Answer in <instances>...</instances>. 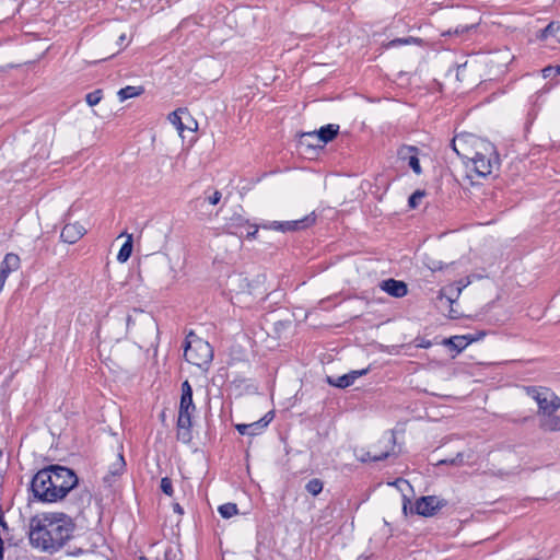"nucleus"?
Instances as JSON below:
<instances>
[{"label": "nucleus", "instance_id": "f257e3e1", "mask_svg": "<svg viewBox=\"0 0 560 560\" xmlns=\"http://www.w3.org/2000/svg\"><path fill=\"white\" fill-rule=\"evenodd\" d=\"M73 530L74 523L65 513L37 514L30 520V544L40 551L55 553L72 538Z\"/></svg>", "mask_w": 560, "mask_h": 560}, {"label": "nucleus", "instance_id": "f03ea898", "mask_svg": "<svg viewBox=\"0 0 560 560\" xmlns=\"http://www.w3.org/2000/svg\"><path fill=\"white\" fill-rule=\"evenodd\" d=\"M465 178L474 184V178H485L490 175L494 167L499 166V158L494 147L489 142L481 143V150L474 156L467 158Z\"/></svg>", "mask_w": 560, "mask_h": 560}, {"label": "nucleus", "instance_id": "7ed1b4c3", "mask_svg": "<svg viewBox=\"0 0 560 560\" xmlns=\"http://www.w3.org/2000/svg\"><path fill=\"white\" fill-rule=\"evenodd\" d=\"M38 479H40V483L49 481L51 491L56 493V501L63 499L78 485L74 471L58 465L39 470Z\"/></svg>", "mask_w": 560, "mask_h": 560}, {"label": "nucleus", "instance_id": "20e7f679", "mask_svg": "<svg viewBox=\"0 0 560 560\" xmlns=\"http://www.w3.org/2000/svg\"><path fill=\"white\" fill-rule=\"evenodd\" d=\"M196 406L192 400V388L188 381L182 384V395L179 401V410L177 418V439L184 443L191 441L192 415Z\"/></svg>", "mask_w": 560, "mask_h": 560}, {"label": "nucleus", "instance_id": "39448f33", "mask_svg": "<svg viewBox=\"0 0 560 560\" xmlns=\"http://www.w3.org/2000/svg\"><path fill=\"white\" fill-rule=\"evenodd\" d=\"M184 358L190 364L205 368L212 361L213 350L208 341L189 331L186 336Z\"/></svg>", "mask_w": 560, "mask_h": 560}, {"label": "nucleus", "instance_id": "423d86ee", "mask_svg": "<svg viewBox=\"0 0 560 560\" xmlns=\"http://www.w3.org/2000/svg\"><path fill=\"white\" fill-rule=\"evenodd\" d=\"M524 389L537 402L538 417L560 409V398L551 389L541 386H527Z\"/></svg>", "mask_w": 560, "mask_h": 560}, {"label": "nucleus", "instance_id": "0eeeda50", "mask_svg": "<svg viewBox=\"0 0 560 560\" xmlns=\"http://www.w3.org/2000/svg\"><path fill=\"white\" fill-rule=\"evenodd\" d=\"M158 330L153 316L141 310H133L127 317V331L136 337L152 335Z\"/></svg>", "mask_w": 560, "mask_h": 560}, {"label": "nucleus", "instance_id": "6e6552de", "mask_svg": "<svg viewBox=\"0 0 560 560\" xmlns=\"http://www.w3.org/2000/svg\"><path fill=\"white\" fill-rule=\"evenodd\" d=\"M315 221H316V215L314 214V212H312L299 220L272 221V222L261 224L260 226L262 229L275 230V231H280L282 233H287V232H295V231H301V230L307 229V228L312 226L315 223Z\"/></svg>", "mask_w": 560, "mask_h": 560}, {"label": "nucleus", "instance_id": "1a4fd4ad", "mask_svg": "<svg viewBox=\"0 0 560 560\" xmlns=\"http://www.w3.org/2000/svg\"><path fill=\"white\" fill-rule=\"evenodd\" d=\"M380 444H384V450H377V445H374L371 450L358 456L361 462H378L387 458L395 446V436L394 434L383 436V439L378 442Z\"/></svg>", "mask_w": 560, "mask_h": 560}, {"label": "nucleus", "instance_id": "9d476101", "mask_svg": "<svg viewBox=\"0 0 560 560\" xmlns=\"http://www.w3.org/2000/svg\"><path fill=\"white\" fill-rule=\"evenodd\" d=\"M446 505V501L435 495L421 497L416 501L415 512L421 516H433Z\"/></svg>", "mask_w": 560, "mask_h": 560}, {"label": "nucleus", "instance_id": "9b49d317", "mask_svg": "<svg viewBox=\"0 0 560 560\" xmlns=\"http://www.w3.org/2000/svg\"><path fill=\"white\" fill-rule=\"evenodd\" d=\"M418 154L419 149L415 145H401L397 151L399 160L407 162L415 174L420 175L422 173V168L420 166Z\"/></svg>", "mask_w": 560, "mask_h": 560}, {"label": "nucleus", "instance_id": "f8f14e48", "mask_svg": "<svg viewBox=\"0 0 560 560\" xmlns=\"http://www.w3.org/2000/svg\"><path fill=\"white\" fill-rule=\"evenodd\" d=\"M49 481H44L40 483V479H38V472L33 477L31 482L32 491L38 500L43 502H56V493L51 491V486L48 483Z\"/></svg>", "mask_w": 560, "mask_h": 560}, {"label": "nucleus", "instance_id": "ddd939ff", "mask_svg": "<svg viewBox=\"0 0 560 560\" xmlns=\"http://www.w3.org/2000/svg\"><path fill=\"white\" fill-rule=\"evenodd\" d=\"M537 38L544 42L547 47L556 48L557 45H560V23H549L544 30L539 31Z\"/></svg>", "mask_w": 560, "mask_h": 560}, {"label": "nucleus", "instance_id": "4468645a", "mask_svg": "<svg viewBox=\"0 0 560 560\" xmlns=\"http://www.w3.org/2000/svg\"><path fill=\"white\" fill-rule=\"evenodd\" d=\"M339 126L329 124L322 127L318 131L304 132L303 138L315 139L316 144H325L331 141L338 135Z\"/></svg>", "mask_w": 560, "mask_h": 560}, {"label": "nucleus", "instance_id": "2eb2a0df", "mask_svg": "<svg viewBox=\"0 0 560 560\" xmlns=\"http://www.w3.org/2000/svg\"><path fill=\"white\" fill-rule=\"evenodd\" d=\"M271 420H272V413L268 412L258 421H255V422H252L248 424H244V423L236 424L235 428L238 431V433L242 435L255 436V435L260 434L264 431V429L270 423Z\"/></svg>", "mask_w": 560, "mask_h": 560}, {"label": "nucleus", "instance_id": "dca6fc26", "mask_svg": "<svg viewBox=\"0 0 560 560\" xmlns=\"http://www.w3.org/2000/svg\"><path fill=\"white\" fill-rule=\"evenodd\" d=\"M85 232L86 230L82 224L78 222L69 223L63 226L60 237L66 243L74 244L85 234Z\"/></svg>", "mask_w": 560, "mask_h": 560}, {"label": "nucleus", "instance_id": "f3484780", "mask_svg": "<svg viewBox=\"0 0 560 560\" xmlns=\"http://www.w3.org/2000/svg\"><path fill=\"white\" fill-rule=\"evenodd\" d=\"M369 372V369L363 370H355L351 371L350 373H347L342 376H338L336 378L328 377V383L332 386L339 387V388H346L349 387L354 383L357 378H359L362 375H365Z\"/></svg>", "mask_w": 560, "mask_h": 560}, {"label": "nucleus", "instance_id": "a211bd4d", "mask_svg": "<svg viewBox=\"0 0 560 560\" xmlns=\"http://www.w3.org/2000/svg\"><path fill=\"white\" fill-rule=\"evenodd\" d=\"M381 289L394 298H402L407 294V284L404 281L387 279L381 282Z\"/></svg>", "mask_w": 560, "mask_h": 560}, {"label": "nucleus", "instance_id": "6ab92c4d", "mask_svg": "<svg viewBox=\"0 0 560 560\" xmlns=\"http://www.w3.org/2000/svg\"><path fill=\"white\" fill-rule=\"evenodd\" d=\"M539 428L548 432L560 431V416L556 411L540 416Z\"/></svg>", "mask_w": 560, "mask_h": 560}, {"label": "nucleus", "instance_id": "aec40b11", "mask_svg": "<svg viewBox=\"0 0 560 560\" xmlns=\"http://www.w3.org/2000/svg\"><path fill=\"white\" fill-rule=\"evenodd\" d=\"M126 463L124 459V456L121 454H118L116 456V459L112 465L109 466L108 475L104 477L105 482H110L112 477H118L121 476L125 471Z\"/></svg>", "mask_w": 560, "mask_h": 560}, {"label": "nucleus", "instance_id": "412c9836", "mask_svg": "<svg viewBox=\"0 0 560 560\" xmlns=\"http://www.w3.org/2000/svg\"><path fill=\"white\" fill-rule=\"evenodd\" d=\"M468 136H465V135H458L456 137L453 138V140L451 141V147L452 149L454 150V152L458 155V156H462L464 159H467L468 155L466 154V143L468 141Z\"/></svg>", "mask_w": 560, "mask_h": 560}, {"label": "nucleus", "instance_id": "4be33fe9", "mask_svg": "<svg viewBox=\"0 0 560 560\" xmlns=\"http://www.w3.org/2000/svg\"><path fill=\"white\" fill-rule=\"evenodd\" d=\"M472 339H469L467 336H453L444 341L445 345L452 347L457 352L463 351Z\"/></svg>", "mask_w": 560, "mask_h": 560}, {"label": "nucleus", "instance_id": "5701e85b", "mask_svg": "<svg viewBox=\"0 0 560 560\" xmlns=\"http://www.w3.org/2000/svg\"><path fill=\"white\" fill-rule=\"evenodd\" d=\"M183 114H187V110L184 108H178L168 115V120L171 121L172 125L176 127L179 135H182L183 131L186 129L182 120Z\"/></svg>", "mask_w": 560, "mask_h": 560}, {"label": "nucleus", "instance_id": "b1692460", "mask_svg": "<svg viewBox=\"0 0 560 560\" xmlns=\"http://www.w3.org/2000/svg\"><path fill=\"white\" fill-rule=\"evenodd\" d=\"M142 92H143V89L141 86L128 85L118 91V97H119L120 102H124L128 98L140 95Z\"/></svg>", "mask_w": 560, "mask_h": 560}, {"label": "nucleus", "instance_id": "393cba45", "mask_svg": "<svg viewBox=\"0 0 560 560\" xmlns=\"http://www.w3.org/2000/svg\"><path fill=\"white\" fill-rule=\"evenodd\" d=\"M132 253V236L128 235L127 241L122 244L120 250L117 255V260L119 262H125L129 259Z\"/></svg>", "mask_w": 560, "mask_h": 560}, {"label": "nucleus", "instance_id": "a878e982", "mask_svg": "<svg viewBox=\"0 0 560 560\" xmlns=\"http://www.w3.org/2000/svg\"><path fill=\"white\" fill-rule=\"evenodd\" d=\"M220 515L223 518H230L237 514V505L235 503H225L219 506L218 509Z\"/></svg>", "mask_w": 560, "mask_h": 560}, {"label": "nucleus", "instance_id": "bb28decb", "mask_svg": "<svg viewBox=\"0 0 560 560\" xmlns=\"http://www.w3.org/2000/svg\"><path fill=\"white\" fill-rule=\"evenodd\" d=\"M460 292H462L460 287L455 288V287L451 285L441 291L440 298L442 299L443 296H445L450 303H453L455 301V299L458 298Z\"/></svg>", "mask_w": 560, "mask_h": 560}, {"label": "nucleus", "instance_id": "cd10ccee", "mask_svg": "<svg viewBox=\"0 0 560 560\" xmlns=\"http://www.w3.org/2000/svg\"><path fill=\"white\" fill-rule=\"evenodd\" d=\"M305 489L312 495H317L323 490V481L318 478H313L306 483Z\"/></svg>", "mask_w": 560, "mask_h": 560}, {"label": "nucleus", "instance_id": "c85d7f7f", "mask_svg": "<svg viewBox=\"0 0 560 560\" xmlns=\"http://www.w3.org/2000/svg\"><path fill=\"white\" fill-rule=\"evenodd\" d=\"M102 91L101 90H95L91 93H88L86 96H85V100H86V103L90 105V106H95L97 105L101 100H102Z\"/></svg>", "mask_w": 560, "mask_h": 560}, {"label": "nucleus", "instance_id": "c756f323", "mask_svg": "<svg viewBox=\"0 0 560 560\" xmlns=\"http://www.w3.org/2000/svg\"><path fill=\"white\" fill-rule=\"evenodd\" d=\"M424 197V192L421 191V190H416L410 197H409V200H408V203H409V207L410 208H416L419 202L421 201V199Z\"/></svg>", "mask_w": 560, "mask_h": 560}, {"label": "nucleus", "instance_id": "7c9ffc66", "mask_svg": "<svg viewBox=\"0 0 560 560\" xmlns=\"http://www.w3.org/2000/svg\"><path fill=\"white\" fill-rule=\"evenodd\" d=\"M161 490L168 497L173 495V485L172 480L167 477L162 478L161 480Z\"/></svg>", "mask_w": 560, "mask_h": 560}, {"label": "nucleus", "instance_id": "2f4dec72", "mask_svg": "<svg viewBox=\"0 0 560 560\" xmlns=\"http://www.w3.org/2000/svg\"><path fill=\"white\" fill-rule=\"evenodd\" d=\"M560 74V66H548L542 69V75L544 78H552Z\"/></svg>", "mask_w": 560, "mask_h": 560}, {"label": "nucleus", "instance_id": "473e14b6", "mask_svg": "<svg viewBox=\"0 0 560 560\" xmlns=\"http://www.w3.org/2000/svg\"><path fill=\"white\" fill-rule=\"evenodd\" d=\"M442 464H451V465H462L464 463L463 454L458 453L456 457L452 459L441 460Z\"/></svg>", "mask_w": 560, "mask_h": 560}, {"label": "nucleus", "instance_id": "72a5a7b5", "mask_svg": "<svg viewBox=\"0 0 560 560\" xmlns=\"http://www.w3.org/2000/svg\"><path fill=\"white\" fill-rule=\"evenodd\" d=\"M222 195L219 190H215L210 197H208V201L210 205L215 206L219 203Z\"/></svg>", "mask_w": 560, "mask_h": 560}, {"label": "nucleus", "instance_id": "f704fd0d", "mask_svg": "<svg viewBox=\"0 0 560 560\" xmlns=\"http://www.w3.org/2000/svg\"><path fill=\"white\" fill-rule=\"evenodd\" d=\"M470 27L471 26H457L454 31L450 30L447 32V34L448 35H451V34L460 35V34L468 32L470 30Z\"/></svg>", "mask_w": 560, "mask_h": 560}, {"label": "nucleus", "instance_id": "c9c22d12", "mask_svg": "<svg viewBox=\"0 0 560 560\" xmlns=\"http://www.w3.org/2000/svg\"><path fill=\"white\" fill-rule=\"evenodd\" d=\"M301 143L302 144H306L307 147H312V148H315V147H322V144H316V141L315 139H305L303 138V133L301 135Z\"/></svg>", "mask_w": 560, "mask_h": 560}, {"label": "nucleus", "instance_id": "e433bc0d", "mask_svg": "<svg viewBox=\"0 0 560 560\" xmlns=\"http://www.w3.org/2000/svg\"><path fill=\"white\" fill-rule=\"evenodd\" d=\"M410 40L409 38H398V39H394L389 43V46H396V45H402V44H408Z\"/></svg>", "mask_w": 560, "mask_h": 560}, {"label": "nucleus", "instance_id": "4c0bfd02", "mask_svg": "<svg viewBox=\"0 0 560 560\" xmlns=\"http://www.w3.org/2000/svg\"><path fill=\"white\" fill-rule=\"evenodd\" d=\"M257 233H258V228L255 226L252 231L247 232L246 237L249 240H253L256 237Z\"/></svg>", "mask_w": 560, "mask_h": 560}, {"label": "nucleus", "instance_id": "58836bf2", "mask_svg": "<svg viewBox=\"0 0 560 560\" xmlns=\"http://www.w3.org/2000/svg\"><path fill=\"white\" fill-rule=\"evenodd\" d=\"M409 503H410L409 499L406 495H404L402 511H404L405 515L407 514V506Z\"/></svg>", "mask_w": 560, "mask_h": 560}, {"label": "nucleus", "instance_id": "ea45409f", "mask_svg": "<svg viewBox=\"0 0 560 560\" xmlns=\"http://www.w3.org/2000/svg\"><path fill=\"white\" fill-rule=\"evenodd\" d=\"M174 511L179 514H183V509L178 503L174 504Z\"/></svg>", "mask_w": 560, "mask_h": 560}, {"label": "nucleus", "instance_id": "a19ab883", "mask_svg": "<svg viewBox=\"0 0 560 560\" xmlns=\"http://www.w3.org/2000/svg\"><path fill=\"white\" fill-rule=\"evenodd\" d=\"M125 39H126V35L125 34L119 36V43H122Z\"/></svg>", "mask_w": 560, "mask_h": 560}]
</instances>
